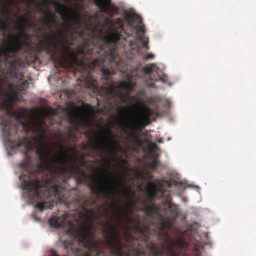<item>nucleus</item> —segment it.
Masks as SVG:
<instances>
[{"label":"nucleus","mask_w":256,"mask_h":256,"mask_svg":"<svg viewBox=\"0 0 256 256\" xmlns=\"http://www.w3.org/2000/svg\"><path fill=\"white\" fill-rule=\"evenodd\" d=\"M94 4L99 8L100 12L108 13L111 6L110 0H94Z\"/></svg>","instance_id":"13"},{"label":"nucleus","mask_w":256,"mask_h":256,"mask_svg":"<svg viewBox=\"0 0 256 256\" xmlns=\"http://www.w3.org/2000/svg\"><path fill=\"white\" fill-rule=\"evenodd\" d=\"M22 65H18V66H21ZM10 68L12 69V70L16 68V66H18V65H10Z\"/></svg>","instance_id":"23"},{"label":"nucleus","mask_w":256,"mask_h":256,"mask_svg":"<svg viewBox=\"0 0 256 256\" xmlns=\"http://www.w3.org/2000/svg\"><path fill=\"white\" fill-rule=\"evenodd\" d=\"M9 122L8 120H4L3 122H2V124L4 126H6L8 124Z\"/></svg>","instance_id":"22"},{"label":"nucleus","mask_w":256,"mask_h":256,"mask_svg":"<svg viewBox=\"0 0 256 256\" xmlns=\"http://www.w3.org/2000/svg\"><path fill=\"white\" fill-rule=\"evenodd\" d=\"M43 120L32 122L28 126L26 132H32L38 134L31 139L28 137L18 138L12 140L8 128H2L5 140L13 148L22 146L25 148L24 156L27 164L32 165V158L29 154L35 148L36 162L34 172H26L19 178L22 186L27 191L26 196L36 202V207L40 211L52 209L53 204L46 200L54 196L58 197L59 202L63 203L68 212L60 216L52 217L48 220L49 224L54 228L64 227L68 224L70 227L66 233L70 237H96L94 225L90 222V219L96 215L93 208H88V206L96 204L95 200L86 199L82 203L79 198H65L62 196L64 188L66 182L65 174L68 172L70 176H74L78 184H82L86 178L85 172L74 162H70V158L68 151H64V146L60 143H52L54 146L60 148L58 154L52 156V149L44 142L46 128Z\"/></svg>","instance_id":"1"},{"label":"nucleus","mask_w":256,"mask_h":256,"mask_svg":"<svg viewBox=\"0 0 256 256\" xmlns=\"http://www.w3.org/2000/svg\"><path fill=\"white\" fill-rule=\"evenodd\" d=\"M149 148L152 151H155L158 148L157 144L154 142H150L148 145Z\"/></svg>","instance_id":"18"},{"label":"nucleus","mask_w":256,"mask_h":256,"mask_svg":"<svg viewBox=\"0 0 256 256\" xmlns=\"http://www.w3.org/2000/svg\"><path fill=\"white\" fill-rule=\"evenodd\" d=\"M28 84L29 82L27 80L22 82L17 86L18 90L19 92H22L28 88Z\"/></svg>","instance_id":"16"},{"label":"nucleus","mask_w":256,"mask_h":256,"mask_svg":"<svg viewBox=\"0 0 256 256\" xmlns=\"http://www.w3.org/2000/svg\"><path fill=\"white\" fill-rule=\"evenodd\" d=\"M113 75L115 74L114 70L113 69V72H112Z\"/></svg>","instance_id":"29"},{"label":"nucleus","mask_w":256,"mask_h":256,"mask_svg":"<svg viewBox=\"0 0 256 256\" xmlns=\"http://www.w3.org/2000/svg\"><path fill=\"white\" fill-rule=\"evenodd\" d=\"M19 26H20V21L19 22Z\"/></svg>","instance_id":"37"},{"label":"nucleus","mask_w":256,"mask_h":256,"mask_svg":"<svg viewBox=\"0 0 256 256\" xmlns=\"http://www.w3.org/2000/svg\"><path fill=\"white\" fill-rule=\"evenodd\" d=\"M120 148H121V149L123 148H122V146H120Z\"/></svg>","instance_id":"36"},{"label":"nucleus","mask_w":256,"mask_h":256,"mask_svg":"<svg viewBox=\"0 0 256 256\" xmlns=\"http://www.w3.org/2000/svg\"><path fill=\"white\" fill-rule=\"evenodd\" d=\"M146 192L150 200L154 199L156 196V193L159 192L162 198H166L168 204V208L174 214H176L178 208L174 204L169 202L170 200V193L169 191L164 190L162 188H158L154 182L148 180L146 188Z\"/></svg>","instance_id":"7"},{"label":"nucleus","mask_w":256,"mask_h":256,"mask_svg":"<svg viewBox=\"0 0 256 256\" xmlns=\"http://www.w3.org/2000/svg\"><path fill=\"white\" fill-rule=\"evenodd\" d=\"M52 2L56 12L60 14L62 20L64 21L62 25L66 29L62 30L59 26L60 24L56 20L54 14L50 12H45L42 8H40L39 12L43 13L44 16V18L42 19L41 22L46 23L48 28L56 27L57 33L54 34L53 30H51L48 34L49 36H45L42 40V38L45 35V33L43 32L42 27L36 28V36L39 39L36 48L38 52H46L54 60H56L58 57L67 59L70 62L66 64H85L83 62H75L77 58V54L70 48L78 38V46L80 53L84 54L86 53L98 54L99 55L104 54V56H112V29H110L108 34L106 32H104L102 29H100L98 30L97 34L92 32L87 36L88 38H86V32L84 30L78 32L70 30L72 28V19L79 22L80 14L58 1L53 0ZM54 64H56L55 62ZM90 64H96L93 62Z\"/></svg>","instance_id":"2"},{"label":"nucleus","mask_w":256,"mask_h":256,"mask_svg":"<svg viewBox=\"0 0 256 256\" xmlns=\"http://www.w3.org/2000/svg\"><path fill=\"white\" fill-rule=\"evenodd\" d=\"M89 186L91 193L98 198L112 196V172H110L108 183L100 174H94Z\"/></svg>","instance_id":"5"},{"label":"nucleus","mask_w":256,"mask_h":256,"mask_svg":"<svg viewBox=\"0 0 256 256\" xmlns=\"http://www.w3.org/2000/svg\"><path fill=\"white\" fill-rule=\"evenodd\" d=\"M114 101L113 100V102H112V104H113V106H114Z\"/></svg>","instance_id":"34"},{"label":"nucleus","mask_w":256,"mask_h":256,"mask_svg":"<svg viewBox=\"0 0 256 256\" xmlns=\"http://www.w3.org/2000/svg\"><path fill=\"white\" fill-rule=\"evenodd\" d=\"M68 122L70 124L68 126V138H64V142H67L68 139L76 140L77 138L74 131H78L81 126H88L90 124V121L86 116H82L80 118V123H79L76 120L75 116L74 114H70Z\"/></svg>","instance_id":"8"},{"label":"nucleus","mask_w":256,"mask_h":256,"mask_svg":"<svg viewBox=\"0 0 256 256\" xmlns=\"http://www.w3.org/2000/svg\"><path fill=\"white\" fill-rule=\"evenodd\" d=\"M104 220H100L99 224V230L104 240L111 245L112 244V215L107 218V214L105 212Z\"/></svg>","instance_id":"9"},{"label":"nucleus","mask_w":256,"mask_h":256,"mask_svg":"<svg viewBox=\"0 0 256 256\" xmlns=\"http://www.w3.org/2000/svg\"><path fill=\"white\" fill-rule=\"evenodd\" d=\"M12 74L14 76H15L16 78L20 80H22L24 78V75L20 73L14 72V74H13V72H12Z\"/></svg>","instance_id":"19"},{"label":"nucleus","mask_w":256,"mask_h":256,"mask_svg":"<svg viewBox=\"0 0 256 256\" xmlns=\"http://www.w3.org/2000/svg\"><path fill=\"white\" fill-rule=\"evenodd\" d=\"M154 84H153V83H150V84H149V86H150V87H153V86H154Z\"/></svg>","instance_id":"26"},{"label":"nucleus","mask_w":256,"mask_h":256,"mask_svg":"<svg viewBox=\"0 0 256 256\" xmlns=\"http://www.w3.org/2000/svg\"><path fill=\"white\" fill-rule=\"evenodd\" d=\"M158 164V160L156 158L153 160L150 164L149 166L152 170H154L156 168Z\"/></svg>","instance_id":"17"},{"label":"nucleus","mask_w":256,"mask_h":256,"mask_svg":"<svg viewBox=\"0 0 256 256\" xmlns=\"http://www.w3.org/2000/svg\"><path fill=\"white\" fill-rule=\"evenodd\" d=\"M142 72L146 78L152 80H160L164 82H166L163 72L157 67V65H145Z\"/></svg>","instance_id":"10"},{"label":"nucleus","mask_w":256,"mask_h":256,"mask_svg":"<svg viewBox=\"0 0 256 256\" xmlns=\"http://www.w3.org/2000/svg\"><path fill=\"white\" fill-rule=\"evenodd\" d=\"M35 2V0H25L24 3L26 4V8H30V4Z\"/></svg>","instance_id":"20"},{"label":"nucleus","mask_w":256,"mask_h":256,"mask_svg":"<svg viewBox=\"0 0 256 256\" xmlns=\"http://www.w3.org/2000/svg\"><path fill=\"white\" fill-rule=\"evenodd\" d=\"M68 149H70V150H72V151H74L75 150V148L74 147H68V146L67 147Z\"/></svg>","instance_id":"24"},{"label":"nucleus","mask_w":256,"mask_h":256,"mask_svg":"<svg viewBox=\"0 0 256 256\" xmlns=\"http://www.w3.org/2000/svg\"><path fill=\"white\" fill-rule=\"evenodd\" d=\"M88 145H86V144H84V148H83V150H86V148H87V147H88Z\"/></svg>","instance_id":"25"},{"label":"nucleus","mask_w":256,"mask_h":256,"mask_svg":"<svg viewBox=\"0 0 256 256\" xmlns=\"http://www.w3.org/2000/svg\"><path fill=\"white\" fill-rule=\"evenodd\" d=\"M158 143H161V142H162V139H160V140H158Z\"/></svg>","instance_id":"27"},{"label":"nucleus","mask_w":256,"mask_h":256,"mask_svg":"<svg viewBox=\"0 0 256 256\" xmlns=\"http://www.w3.org/2000/svg\"><path fill=\"white\" fill-rule=\"evenodd\" d=\"M109 207H110V208H112V203L110 204Z\"/></svg>","instance_id":"28"},{"label":"nucleus","mask_w":256,"mask_h":256,"mask_svg":"<svg viewBox=\"0 0 256 256\" xmlns=\"http://www.w3.org/2000/svg\"><path fill=\"white\" fill-rule=\"evenodd\" d=\"M60 136H62V132H60Z\"/></svg>","instance_id":"33"},{"label":"nucleus","mask_w":256,"mask_h":256,"mask_svg":"<svg viewBox=\"0 0 256 256\" xmlns=\"http://www.w3.org/2000/svg\"><path fill=\"white\" fill-rule=\"evenodd\" d=\"M142 114L147 120H149L150 116L152 115H156V116H159V112L157 110L156 108L152 110L149 107L144 105L142 106Z\"/></svg>","instance_id":"14"},{"label":"nucleus","mask_w":256,"mask_h":256,"mask_svg":"<svg viewBox=\"0 0 256 256\" xmlns=\"http://www.w3.org/2000/svg\"><path fill=\"white\" fill-rule=\"evenodd\" d=\"M96 90H97V91H98V88H96Z\"/></svg>","instance_id":"32"},{"label":"nucleus","mask_w":256,"mask_h":256,"mask_svg":"<svg viewBox=\"0 0 256 256\" xmlns=\"http://www.w3.org/2000/svg\"><path fill=\"white\" fill-rule=\"evenodd\" d=\"M124 73L127 76L128 80L121 82L118 85L120 90H123L124 93H120L119 97L120 100L128 106L119 107L120 116L118 120V125L124 135H120V141L125 147L126 150L130 146L132 142V138H137L138 136L134 132L137 128L138 120L136 118V110L140 107L139 104H132V100L135 96H132L130 93L132 90L135 83L130 78L134 76H139L137 69L131 72L126 70Z\"/></svg>","instance_id":"3"},{"label":"nucleus","mask_w":256,"mask_h":256,"mask_svg":"<svg viewBox=\"0 0 256 256\" xmlns=\"http://www.w3.org/2000/svg\"><path fill=\"white\" fill-rule=\"evenodd\" d=\"M110 62H112V58H110Z\"/></svg>","instance_id":"30"},{"label":"nucleus","mask_w":256,"mask_h":256,"mask_svg":"<svg viewBox=\"0 0 256 256\" xmlns=\"http://www.w3.org/2000/svg\"><path fill=\"white\" fill-rule=\"evenodd\" d=\"M120 148H121V149L123 148H122V146H120Z\"/></svg>","instance_id":"35"},{"label":"nucleus","mask_w":256,"mask_h":256,"mask_svg":"<svg viewBox=\"0 0 256 256\" xmlns=\"http://www.w3.org/2000/svg\"><path fill=\"white\" fill-rule=\"evenodd\" d=\"M112 116L110 114L108 122V134L103 131L94 132V138L88 140V146L96 152L98 156L102 160H107L109 155V162L112 160Z\"/></svg>","instance_id":"4"},{"label":"nucleus","mask_w":256,"mask_h":256,"mask_svg":"<svg viewBox=\"0 0 256 256\" xmlns=\"http://www.w3.org/2000/svg\"><path fill=\"white\" fill-rule=\"evenodd\" d=\"M102 72L103 74L104 77V78L108 83V87L106 90V92L112 93V82L109 80V78L110 77V75L112 74V73L110 70L108 69H106L104 68H102Z\"/></svg>","instance_id":"15"},{"label":"nucleus","mask_w":256,"mask_h":256,"mask_svg":"<svg viewBox=\"0 0 256 256\" xmlns=\"http://www.w3.org/2000/svg\"><path fill=\"white\" fill-rule=\"evenodd\" d=\"M115 88H116V86H115V84L114 82H113V89H112V90H113V100L114 99V92H115Z\"/></svg>","instance_id":"21"},{"label":"nucleus","mask_w":256,"mask_h":256,"mask_svg":"<svg viewBox=\"0 0 256 256\" xmlns=\"http://www.w3.org/2000/svg\"><path fill=\"white\" fill-rule=\"evenodd\" d=\"M18 100V94L15 92L7 93L6 98L2 102H0V110L7 112L13 108L14 102Z\"/></svg>","instance_id":"12"},{"label":"nucleus","mask_w":256,"mask_h":256,"mask_svg":"<svg viewBox=\"0 0 256 256\" xmlns=\"http://www.w3.org/2000/svg\"><path fill=\"white\" fill-rule=\"evenodd\" d=\"M96 65H54L58 74L62 76H66L70 69L76 68V66H80L84 72L81 74L82 80L85 81L88 84L94 86L96 80L94 78L90 70H93Z\"/></svg>","instance_id":"6"},{"label":"nucleus","mask_w":256,"mask_h":256,"mask_svg":"<svg viewBox=\"0 0 256 256\" xmlns=\"http://www.w3.org/2000/svg\"><path fill=\"white\" fill-rule=\"evenodd\" d=\"M5 115L9 118H14L17 121L20 122L23 126L26 131L28 130V126H30L32 122L30 121L26 122L24 110L20 111H16L14 108H12L10 110H7V112H5Z\"/></svg>","instance_id":"11"},{"label":"nucleus","mask_w":256,"mask_h":256,"mask_svg":"<svg viewBox=\"0 0 256 256\" xmlns=\"http://www.w3.org/2000/svg\"><path fill=\"white\" fill-rule=\"evenodd\" d=\"M110 25H112V22H110Z\"/></svg>","instance_id":"31"}]
</instances>
